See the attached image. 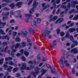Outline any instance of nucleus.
<instances>
[{
    "label": "nucleus",
    "mask_w": 78,
    "mask_h": 78,
    "mask_svg": "<svg viewBox=\"0 0 78 78\" xmlns=\"http://www.w3.org/2000/svg\"><path fill=\"white\" fill-rule=\"evenodd\" d=\"M5 65L4 64L3 66L4 69H6L7 68H8L6 70H7V71H8L9 72H11L12 69H13V67L11 66H8L7 65V64H9V62H6L5 63Z\"/></svg>",
    "instance_id": "1"
},
{
    "label": "nucleus",
    "mask_w": 78,
    "mask_h": 78,
    "mask_svg": "<svg viewBox=\"0 0 78 78\" xmlns=\"http://www.w3.org/2000/svg\"><path fill=\"white\" fill-rule=\"evenodd\" d=\"M36 70H35L36 72H31L34 77H36L37 75H39V67H36Z\"/></svg>",
    "instance_id": "2"
},
{
    "label": "nucleus",
    "mask_w": 78,
    "mask_h": 78,
    "mask_svg": "<svg viewBox=\"0 0 78 78\" xmlns=\"http://www.w3.org/2000/svg\"><path fill=\"white\" fill-rule=\"evenodd\" d=\"M66 60V58L62 56L61 58V59L60 60V61L61 62L60 66L62 67H64V63L67 64V61H65Z\"/></svg>",
    "instance_id": "3"
},
{
    "label": "nucleus",
    "mask_w": 78,
    "mask_h": 78,
    "mask_svg": "<svg viewBox=\"0 0 78 78\" xmlns=\"http://www.w3.org/2000/svg\"><path fill=\"white\" fill-rule=\"evenodd\" d=\"M56 40H54L52 43H51L50 44V47H51L52 48H55V46L56 45Z\"/></svg>",
    "instance_id": "4"
},
{
    "label": "nucleus",
    "mask_w": 78,
    "mask_h": 78,
    "mask_svg": "<svg viewBox=\"0 0 78 78\" xmlns=\"http://www.w3.org/2000/svg\"><path fill=\"white\" fill-rule=\"evenodd\" d=\"M27 65L26 63H24L22 64V67H21V70H24L26 69Z\"/></svg>",
    "instance_id": "5"
},
{
    "label": "nucleus",
    "mask_w": 78,
    "mask_h": 78,
    "mask_svg": "<svg viewBox=\"0 0 78 78\" xmlns=\"http://www.w3.org/2000/svg\"><path fill=\"white\" fill-rule=\"evenodd\" d=\"M37 22L34 20H32L31 21V23L32 25L34 28H36L37 25H36Z\"/></svg>",
    "instance_id": "6"
},
{
    "label": "nucleus",
    "mask_w": 78,
    "mask_h": 78,
    "mask_svg": "<svg viewBox=\"0 0 78 78\" xmlns=\"http://www.w3.org/2000/svg\"><path fill=\"white\" fill-rule=\"evenodd\" d=\"M38 5V2H36V1H34L33 4V6L34 8H36Z\"/></svg>",
    "instance_id": "7"
},
{
    "label": "nucleus",
    "mask_w": 78,
    "mask_h": 78,
    "mask_svg": "<svg viewBox=\"0 0 78 78\" xmlns=\"http://www.w3.org/2000/svg\"><path fill=\"white\" fill-rule=\"evenodd\" d=\"M57 19H58V16H55L53 18H51L49 20V22H52V21H54V20H55Z\"/></svg>",
    "instance_id": "8"
},
{
    "label": "nucleus",
    "mask_w": 78,
    "mask_h": 78,
    "mask_svg": "<svg viewBox=\"0 0 78 78\" xmlns=\"http://www.w3.org/2000/svg\"><path fill=\"white\" fill-rule=\"evenodd\" d=\"M22 2H20L16 4V6L18 7L19 8H21V6H20V5H22Z\"/></svg>",
    "instance_id": "9"
},
{
    "label": "nucleus",
    "mask_w": 78,
    "mask_h": 78,
    "mask_svg": "<svg viewBox=\"0 0 78 78\" xmlns=\"http://www.w3.org/2000/svg\"><path fill=\"white\" fill-rule=\"evenodd\" d=\"M10 8H12V9H14V8L15 7V4L13 3H11V4L9 5Z\"/></svg>",
    "instance_id": "10"
},
{
    "label": "nucleus",
    "mask_w": 78,
    "mask_h": 78,
    "mask_svg": "<svg viewBox=\"0 0 78 78\" xmlns=\"http://www.w3.org/2000/svg\"><path fill=\"white\" fill-rule=\"evenodd\" d=\"M22 47L24 48L26 47L27 45V42L26 41H23L21 43Z\"/></svg>",
    "instance_id": "11"
},
{
    "label": "nucleus",
    "mask_w": 78,
    "mask_h": 78,
    "mask_svg": "<svg viewBox=\"0 0 78 78\" xmlns=\"http://www.w3.org/2000/svg\"><path fill=\"white\" fill-rule=\"evenodd\" d=\"M20 44L19 43H16L15 45V49H17V48H18L20 47Z\"/></svg>",
    "instance_id": "12"
},
{
    "label": "nucleus",
    "mask_w": 78,
    "mask_h": 78,
    "mask_svg": "<svg viewBox=\"0 0 78 78\" xmlns=\"http://www.w3.org/2000/svg\"><path fill=\"white\" fill-rule=\"evenodd\" d=\"M45 30H42V34L43 36H44V37H46L47 35H46V34H45V33H44V31L45 32Z\"/></svg>",
    "instance_id": "13"
},
{
    "label": "nucleus",
    "mask_w": 78,
    "mask_h": 78,
    "mask_svg": "<svg viewBox=\"0 0 78 78\" xmlns=\"http://www.w3.org/2000/svg\"><path fill=\"white\" fill-rule=\"evenodd\" d=\"M20 14V11H17L16 13L17 15L15 16V17H16V18H17L19 17V16Z\"/></svg>",
    "instance_id": "14"
},
{
    "label": "nucleus",
    "mask_w": 78,
    "mask_h": 78,
    "mask_svg": "<svg viewBox=\"0 0 78 78\" xmlns=\"http://www.w3.org/2000/svg\"><path fill=\"white\" fill-rule=\"evenodd\" d=\"M24 54L26 56H28L30 53L28 52L27 51H25L24 52Z\"/></svg>",
    "instance_id": "15"
},
{
    "label": "nucleus",
    "mask_w": 78,
    "mask_h": 78,
    "mask_svg": "<svg viewBox=\"0 0 78 78\" xmlns=\"http://www.w3.org/2000/svg\"><path fill=\"white\" fill-rule=\"evenodd\" d=\"M9 64L10 66H14V63L12 61L10 60L9 61Z\"/></svg>",
    "instance_id": "16"
},
{
    "label": "nucleus",
    "mask_w": 78,
    "mask_h": 78,
    "mask_svg": "<svg viewBox=\"0 0 78 78\" xmlns=\"http://www.w3.org/2000/svg\"><path fill=\"white\" fill-rule=\"evenodd\" d=\"M21 59L24 62H25V61H27V59H26V58L25 57V56L24 55H23L21 57Z\"/></svg>",
    "instance_id": "17"
},
{
    "label": "nucleus",
    "mask_w": 78,
    "mask_h": 78,
    "mask_svg": "<svg viewBox=\"0 0 78 78\" xmlns=\"http://www.w3.org/2000/svg\"><path fill=\"white\" fill-rule=\"evenodd\" d=\"M76 30V29L75 28H72L70 29L69 31L73 33Z\"/></svg>",
    "instance_id": "18"
},
{
    "label": "nucleus",
    "mask_w": 78,
    "mask_h": 78,
    "mask_svg": "<svg viewBox=\"0 0 78 78\" xmlns=\"http://www.w3.org/2000/svg\"><path fill=\"white\" fill-rule=\"evenodd\" d=\"M72 37V35H70L69 33H67L66 34V37H68V38H69L70 37Z\"/></svg>",
    "instance_id": "19"
},
{
    "label": "nucleus",
    "mask_w": 78,
    "mask_h": 78,
    "mask_svg": "<svg viewBox=\"0 0 78 78\" xmlns=\"http://www.w3.org/2000/svg\"><path fill=\"white\" fill-rule=\"evenodd\" d=\"M15 41H16V42H19L21 40L20 38L17 37H16V38L15 39Z\"/></svg>",
    "instance_id": "20"
},
{
    "label": "nucleus",
    "mask_w": 78,
    "mask_h": 78,
    "mask_svg": "<svg viewBox=\"0 0 78 78\" xmlns=\"http://www.w3.org/2000/svg\"><path fill=\"white\" fill-rule=\"evenodd\" d=\"M77 19H78V15H76L73 18V20H77Z\"/></svg>",
    "instance_id": "21"
},
{
    "label": "nucleus",
    "mask_w": 78,
    "mask_h": 78,
    "mask_svg": "<svg viewBox=\"0 0 78 78\" xmlns=\"http://www.w3.org/2000/svg\"><path fill=\"white\" fill-rule=\"evenodd\" d=\"M0 34H5V33L3 31V30L2 29H0Z\"/></svg>",
    "instance_id": "22"
},
{
    "label": "nucleus",
    "mask_w": 78,
    "mask_h": 78,
    "mask_svg": "<svg viewBox=\"0 0 78 78\" xmlns=\"http://www.w3.org/2000/svg\"><path fill=\"white\" fill-rule=\"evenodd\" d=\"M61 8H64V9H66L67 8V6L65 5H61Z\"/></svg>",
    "instance_id": "23"
},
{
    "label": "nucleus",
    "mask_w": 78,
    "mask_h": 78,
    "mask_svg": "<svg viewBox=\"0 0 78 78\" xmlns=\"http://www.w3.org/2000/svg\"><path fill=\"white\" fill-rule=\"evenodd\" d=\"M6 39L7 41H9L10 39L9 37L7 35L5 36H4V39Z\"/></svg>",
    "instance_id": "24"
},
{
    "label": "nucleus",
    "mask_w": 78,
    "mask_h": 78,
    "mask_svg": "<svg viewBox=\"0 0 78 78\" xmlns=\"http://www.w3.org/2000/svg\"><path fill=\"white\" fill-rule=\"evenodd\" d=\"M3 61H4V59L3 58H2L1 60H0V65H2V64H3Z\"/></svg>",
    "instance_id": "25"
},
{
    "label": "nucleus",
    "mask_w": 78,
    "mask_h": 78,
    "mask_svg": "<svg viewBox=\"0 0 78 78\" xmlns=\"http://www.w3.org/2000/svg\"><path fill=\"white\" fill-rule=\"evenodd\" d=\"M8 5V4L6 3H3L2 4V6L3 8V7H5V6H7Z\"/></svg>",
    "instance_id": "26"
},
{
    "label": "nucleus",
    "mask_w": 78,
    "mask_h": 78,
    "mask_svg": "<svg viewBox=\"0 0 78 78\" xmlns=\"http://www.w3.org/2000/svg\"><path fill=\"white\" fill-rule=\"evenodd\" d=\"M52 5L54 6L55 8H57V7H56V2H54L53 3Z\"/></svg>",
    "instance_id": "27"
},
{
    "label": "nucleus",
    "mask_w": 78,
    "mask_h": 78,
    "mask_svg": "<svg viewBox=\"0 0 78 78\" xmlns=\"http://www.w3.org/2000/svg\"><path fill=\"white\" fill-rule=\"evenodd\" d=\"M78 53V50L76 49V48H75V50L74 51L73 53H74V54H77V53Z\"/></svg>",
    "instance_id": "28"
},
{
    "label": "nucleus",
    "mask_w": 78,
    "mask_h": 78,
    "mask_svg": "<svg viewBox=\"0 0 78 78\" xmlns=\"http://www.w3.org/2000/svg\"><path fill=\"white\" fill-rule=\"evenodd\" d=\"M46 66L47 68H48V69H51V65H50V64H46Z\"/></svg>",
    "instance_id": "29"
},
{
    "label": "nucleus",
    "mask_w": 78,
    "mask_h": 78,
    "mask_svg": "<svg viewBox=\"0 0 78 78\" xmlns=\"http://www.w3.org/2000/svg\"><path fill=\"white\" fill-rule=\"evenodd\" d=\"M65 34V33L63 31L61 32L60 34V35L61 37H62V36H64Z\"/></svg>",
    "instance_id": "30"
},
{
    "label": "nucleus",
    "mask_w": 78,
    "mask_h": 78,
    "mask_svg": "<svg viewBox=\"0 0 78 78\" xmlns=\"http://www.w3.org/2000/svg\"><path fill=\"white\" fill-rule=\"evenodd\" d=\"M18 70V68H15L13 69V73H15Z\"/></svg>",
    "instance_id": "31"
},
{
    "label": "nucleus",
    "mask_w": 78,
    "mask_h": 78,
    "mask_svg": "<svg viewBox=\"0 0 78 78\" xmlns=\"http://www.w3.org/2000/svg\"><path fill=\"white\" fill-rule=\"evenodd\" d=\"M8 19V16H4L2 17V19L4 21H5L6 19Z\"/></svg>",
    "instance_id": "32"
},
{
    "label": "nucleus",
    "mask_w": 78,
    "mask_h": 78,
    "mask_svg": "<svg viewBox=\"0 0 78 78\" xmlns=\"http://www.w3.org/2000/svg\"><path fill=\"white\" fill-rule=\"evenodd\" d=\"M69 39L71 40V41H72V42H73L75 41H74V38H73V35H72V37L69 38Z\"/></svg>",
    "instance_id": "33"
},
{
    "label": "nucleus",
    "mask_w": 78,
    "mask_h": 78,
    "mask_svg": "<svg viewBox=\"0 0 78 78\" xmlns=\"http://www.w3.org/2000/svg\"><path fill=\"white\" fill-rule=\"evenodd\" d=\"M22 34L23 35V36H27V34H28V32H27L26 33H25L24 32H23L22 33Z\"/></svg>",
    "instance_id": "34"
},
{
    "label": "nucleus",
    "mask_w": 78,
    "mask_h": 78,
    "mask_svg": "<svg viewBox=\"0 0 78 78\" xmlns=\"http://www.w3.org/2000/svg\"><path fill=\"white\" fill-rule=\"evenodd\" d=\"M3 9L5 11H9V9L8 8L5 7L3 8Z\"/></svg>",
    "instance_id": "35"
},
{
    "label": "nucleus",
    "mask_w": 78,
    "mask_h": 78,
    "mask_svg": "<svg viewBox=\"0 0 78 78\" xmlns=\"http://www.w3.org/2000/svg\"><path fill=\"white\" fill-rule=\"evenodd\" d=\"M45 32L47 34V35H48L49 33H50V32L48 30H45Z\"/></svg>",
    "instance_id": "36"
},
{
    "label": "nucleus",
    "mask_w": 78,
    "mask_h": 78,
    "mask_svg": "<svg viewBox=\"0 0 78 78\" xmlns=\"http://www.w3.org/2000/svg\"><path fill=\"white\" fill-rule=\"evenodd\" d=\"M33 0H30L29 2L28 3V5H30L32 3H33Z\"/></svg>",
    "instance_id": "37"
},
{
    "label": "nucleus",
    "mask_w": 78,
    "mask_h": 78,
    "mask_svg": "<svg viewBox=\"0 0 78 78\" xmlns=\"http://www.w3.org/2000/svg\"><path fill=\"white\" fill-rule=\"evenodd\" d=\"M28 64H31V65H33V61L31 60L29 61L28 62Z\"/></svg>",
    "instance_id": "38"
},
{
    "label": "nucleus",
    "mask_w": 78,
    "mask_h": 78,
    "mask_svg": "<svg viewBox=\"0 0 78 78\" xmlns=\"http://www.w3.org/2000/svg\"><path fill=\"white\" fill-rule=\"evenodd\" d=\"M37 22L38 23H40L41 22V19H40L39 18H37Z\"/></svg>",
    "instance_id": "39"
},
{
    "label": "nucleus",
    "mask_w": 78,
    "mask_h": 78,
    "mask_svg": "<svg viewBox=\"0 0 78 78\" xmlns=\"http://www.w3.org/2000/svg\"><path fill=\"white\" fill-rule=\"evenodd\" d=\"M30 70H31V69H33L34 68V66L33 65H31L30 66Z\"/></svg>",
    "instance_id": "40"
},
{
    "label": "nucleus",
    "mask_w": 78,
    "mask_h": 78,
    "mask_svg": "<svg viewBox=\"0 0 78 78\" xmlns=\"http://www.w3.org/2000/svg\"><path fill=\"white\" fill-rule=\"evenodd\" d=\"M70 4L69 2L67 5V8L68 9H69V8H70Z\"/></svg>",
    "instance_id": "41"
},
{
    "label": "nucleus",
    "mask_w": 78,
    "mask_h": 78,
    "mask_svg": "<svg viewBox=\"0 0 78 78\" xmlns=\"http://www.w3.org/2000/svg\"><path fill=\"white\" fill-rule=\"evenodd\" d=\"M30 19V17L27 18H27H26L24 19V20H25V22H28V20Z\"/></svg>",
    "instance_id": "42"
},
{
    "label": "nucleus",
    "mask_w": 78,
    "mask_h": 78,
    "mask_svg": "<svg viewBox=\"0 0 78 78\" xmlns=\"http://www.w3.org/2000/svg\"><path fill=\"white\" fill-rule=\"evenodd\" d=\"M29 31H30V33H33V31H34V30H33V29H32V28H30L29 29Z\"/></svg>",
    "instance_id": "43"
},
{
    "label": "nucleus",
    "mask_w": 78,
    "mask_h": 78,
    "mask_svg": "<svg viewBox=\"0 0 78 78\" xmlns=\"http://www.w3.org/2000/svg\"><path fill=\"white\" fill-rule=\"evenodd\" d=\"M41 71L42 72L45 73L47 72V70L44 69H41Z\"/></svg>",
    "instance_id": "44"
},
{
    "label": "nucleus",
    "mask_w": 78,
    "mask_h": 78,
    "mask_svg": "<svg viewBox=\"0 0 78 78\" xmlns=\"http://www.w3.org/2000/svg\"><path fill=\"white\" fill-rule=\"evenodd\" d=\"M20 51L21 53V55H22L23 54V52H24V50L23 49H21Z\"/></svg>",
    "instance_id": "45"
},
{
    "label": "nucleus",
    "mask_w": 78,
    "mask_h": 78,
    "mask_svg": "<svg viewBox=\"0 0 78 78\" xmlns=\"http://www.w3.org/2000/svg\"><path fill=\"white\" fill-rule=\"evenodd\" d=\"M39 56H40V54H38L37 55V59L38 60H41V57H39Z\"/></svg>",
    "instance_id": "46"
},
{
    "label": "nucleus",
    "mask_w": 78,
    "mask_h": 78,
    "mask_svg": "<svg viewBox=\"0 0 78 78\" xmlns=\"http://www.w3.org/2000/svg\"><path fill=\"white\" fill-rule=\"evenodd\" d=\"M61 18H60L58 20H57L56 21H55V23L56 24H57L59 22V21H60V20H61Z\"/></svg>",
    "instance_id": "47"
},
{
    "label": "nucleus",
    "mask_w": 78,
    "mask_h": 78,
    "mask_svg": "<svg viewBox=\"0 0 78 78\" xmlns=\"http://www.w3.org/2000/svg\"><path fill=\"white\" fill-rule=\"evenodd\" d=\"M64 20V18H62L60 20V21L58 23H61L62 21Z\"/></svg>",
    "instance_id": "48"
},
{
    "label": "nucleus",
    "mask_w": 78,
    "mask_h": 78,
    "mask_svg": "<svg viewBox=\"0 0 78 78\" xmlns=\"http://www.w3.org/2000/svg\"><path fill=\"white\" fill-rule=\"evenodd\" d=\"M73 3L75 4L76 5H78V2L77 1H74L73 2Z\"/></svg>",
    "instance_id": "49"
},
{
    "label": "nucleus",
    "mask_w": 78,
    "mask_h": 78,
    "mask_svg": "<svg viewBox=\"0 0 78 78\" xmlns=\"http://www.w3.org/2000/svg\"><path fill=\"white\" fill-rule=\"evenodd\" d=\"M21 55H22V54H21L20 53H18L16 54V56H17V57H19Z\"/></svg>",
    "instance_id": "50"
},
{
    "label": "nucleus",
    "mask_w": 78,
    "mask_h": 78,
    "mask_svg": "<svg viewBox=\"0 0 78 78\" xmlns=\"http://www.w3.org/2000/svg\"><path fill=\"white\" fill-rule=\"evenodd\" d=\"M46 61H47V58L45 57H43L42 61L45 62Z\"/></svg>",
    "instance_id": "51"
},
{
    "label": "nucleus",
    "mask_w": 78,
    "mask_h": 78,
    "mask_svg": "<svg viewBox=\"0 0 78 78\" xmlns=\"http://www.w3.org/2000/svg\"><path fill=\"white\" fill-rule=\"evenodd\" d=\"M73 43H74V44H75L76 45H78V41H74L73 42Z\"/></svg>",
    "instance_id": "52"
},
{
    "label": "nucleus",
    "mask_w": 78,
    "mask_h": 78,
    "mask_svg": "<svg viewBox=\"0 0 78 78\" xmlns=\"http://www.w3.org/2000/svg\"><path fill=\"white\" fill-rule=\"evenodd\" d=\"M6 23H2L1 24V25H2L3 26V27H5V25H6Z\"/></svg>",
    "instance_id": "53"
},
{
    "label": "nucleus",
    "mask_w": 78,
    "mask_h": 78,
    "mask_svg": "<svg viewBox=\"0 0 78 78\" xmlns=\"http://www.w3.org/2000/svg\"><path fill=\"white\" fill-rule=\"evenodd\" d=\"M15 22V21L13 19H12L10 21V23H14Z\"/></svg>",
    "instance_id": "54"
},
{
    "label": "nucleus",
    "mask_w": 78,
    "mask_h": 78,
    "mask_svg": "<svg viewBox=\"0 0 78 78\" xmlns=\"http://www.w3.org/2000/svg\"><path fill=\"white\" fill-rule=\"evenodd\" d=\"M11 56H12V58H14V54L12 52H11Z\"/></svg>",
    "instance_id": "55"
},
{
    "label": "nucleus",
    "mask_w": 78,
    "mask_h": 78,
    "mask_svg": "<svg viewBox=\"0 0 78 78\" xmlns=\"http://www.w3.org/2000/svg\"><path fill=\"white\" fill-rule=\"evenodd\" d=\"M16 75L17 77H20V73H16Z\"/></svg>",
    "instance_id": "56"
},
{
    "label": "nucleus",
    "mask_w": 78,
    "mask_h": 78,
    "mask_svg": "<svg viewBox=\"0 0 78 78\" xmlns=\"http://www.w3.org/2000/svg\"><path fill=\"white\" fill-rule=\"evenodd\" d=\"M13 33H14L13 36H16V34H17V32L14 31L13 32Z\"/></svg>",
    "instance_id": "57"
},
{
    "label": "nucleus",
    "mask_w": 78,
    "mask_h": 78,
    "mask_svg": "<svg viewBox=\"0 0 78 78\" xmlns=\"http://www.w3.org/2000/svg\"><path fill=\"white\" fill-rule=\"evenodd\" d=\"M27 42H31V40L30 39L27 38Z\"/></svg>",
    "instance_id": "58"
},
{
    "label": "nucleus",
    "mask_w": 78,
    "mask_h": 78,
    "mask_svg": "<svg viewBox=\"0 0 78 78\" xmlns=\"http://www.w3.org/2000/svg\"><path fill=\"white\" fill-rule=\"evenodd\" d=\"M74 25V23H72L70 24L69 25V27H72V26H73Z\"/></svg>",
    "instance_id": "59"
},
{
    "label": "nucleus",
    "mask_w": 78,
    "mask_h": 78,
    "mask_svg": "<svg viewBox=\"0 0 78 78\" xmlns=\"http://www.w3.org/2000/svg\"><path fill=\"white\" fill-rule=\"evenodd\" d=\"M72 6L73 7V8H75V7L76 6V4L73 3V4H72Z\"/></svg>",
    "instance_id": "60"
},
{
    "label": "nucleus",
    "mask_w": 78,
    "mask_h": 78,
    "mask_svg": "<svg viewBox=\"0 0 78 78\" xmlns=\"http://www.w3.org/2000/svg\"><path fill=\"white\" fill-rule=\"evenodd\" d=\"M57 34H59V33H60V30L59 29H57Z\"/></svg>",
    "instance_id": "61"
},
{
    "label": "nucleus",
    "mask_w": 78,
    "mask_h": 78,
    "mask_svg": "<svg viewBox=\"0 0 78 78\" xmlns=\"http://www.w3.org/2000/svg\"><path fill=\"white\" fill-rule=\"evenodd\" d=\"M26 69L27 70H30V68L28 67H26Z\"/></svg>",
    "instance_id": "62"
},
{
    "label": "nucleus",
    "mask_w": 78,
    "mask_h": 78,
    "mask_svg": "<svg viewBox=\"0 0 78 78\" xmlns=\"http://www.w3.org/2000/svg\"><path fill=\"white\" fill-rule=\"evenodd\" d=\"M75 47V44H73L72 45L71 48H74V47Z\"/></svg>",
    "instance_id": "63"
},
{
    "label": "nucleus",
    "mask_w": 78,
    "mask_h": 78,
    "mask_svg": "<svg viewBox=\"0 0 78 78\" xmlns=\"http://www.w3.org/2000/svg\"><path fill=\"white\" fill-rule=\"evenodd\" d=\"M3 74L2 73H0V78H2V77H3Z\"/></svg>",
    "instance_id": "64"
}]
</instances>
